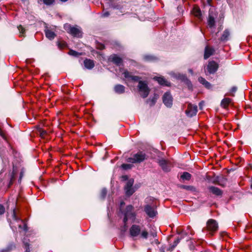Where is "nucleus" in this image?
<instances>
[{"instance_id": "1", "label": "nucleus", "mask_w": 252, "mask_h": 252, "mask_svg": "<svg viewBox=\"0 0 252 252\" xmlns=\"http://www.w3.org/2000/svg\"><path fill=\"white\" fill-rule=\"evenodd\" d=\"M126 81L128 82H138L137 88L138 92L141 97L146 98L148 96L150 93V89L148 86V83L146 81H141V78L138 76L132 75V73L127 70H124L122 73Z\"/></svg>"}, {"instance_id": "2", "label": "nucleus", "mask_w": 252, "mask_h": 252, "mask_svg": "<svg viewBox=\"0 0 252 252\" xmlns=\"http://www.w3.org/2000/svg\"><path fill=\"white\" fill-rule=\"evenodd\" d=\"M12 217V220L10 221L9 224L13 231L16 230L17 228H19L20 230H23L25 231L28 230L27 224L23 220L19 218L16 216L15 209L13 210Z\"/></svg>"}, {"instance_id": "3", "label": "nucleus", "mask_w": 252, "mask_h": 252, "mask_svg": "<svg viewBox=\"0 0 252 252\" xmlns=\"http://www.w3.org/2000/svg\"><path fill=\"white\" fill-rule=\"evenodd\" d=\"M130 235L132 237H136L140 236L143 239H147L148 236V232L144 229L141 230V227L139 225L133 224L129 229Z\"/></svg>"}, {"instance_id": "4", "label": "nucleus", "mask_w": 252, "mask_h": 252, "mask_svg": "<svg viewBox=\"0 0 252 252\" xmlns=\"http://www.w3.org/2000/svg\"><path fill=\"white\" fill-rule=\"evenodd\" d=\"M124 218L123 221L124 222L125 229L126 227V222L128 220L134 221L135 219L136 214L133 211V207L131 205L127 206L126 210L123 212Z\"/></svg>"}, {"instance_id": "5", "label": "nucleus", "mask_w": 252, "mask_h": 252, "mask_svg": "<svg viewBox=\"0 0 252 252\" xmlns=\"http://www.w3.org/2000/svg\"><path fill=\"white\" fill-rule=\"evenodd\" d=\"M18 172V167L17 166L13 165L12 170L9 169L8 172L5 175V179L8 181V186L10 187L13 183L15 176Z\"/></svg>"}, {"instance_id": "6", "label": "nucleus", "mask_w": 252, "mask_h": 252, "mask_svg": "<svg viewBox=\"0 0 252 252\" xmlns=\"http://www.w3.org/2000/svg\"><path fill=\"white\" fill-rule=\"evenodd\" d=\"M147 158V155L143 152L140 151L133 155L132 157L128 158L127 161L132 163H137L143 162Z\"/></svg>"}, {"instance_id": "7", "label": "nucleus", "mask_w": 252, "mask_h": 252, "mask_svg": "<svg viewBox=\"0 0 252 252\" xmlns=\"http://www.w3.org/2000/svg\"><path fill=\"white\" fill-rule=\"evenodd\" d=\"M64 29L73 36L80 37L82 36L81 30L77 27H71L70 25L66 24L64 25Z\"/></svg>"}, {"instance_id": "8", "label": "nucleus", "mask_w": 252, "mask_h": 252, "mask_svg": "<svg viewBox=\"0 0 252 252\" xmlns=\"http://www.w3.org/2000/svg\"><path fill=\"white\" fill-rule=\"evenodd\" d=\"M134 183V180L130 179L127 181L125 187V190L127 196L131 195L134 192L135 189L132 187Z\"/></svg>"}, {"instance_id": "9", "label": "nucleus", "mask_w": 252, "mask_h": 252, "mask_svg": "<svg viewBox=\"0 0 252 252\" xmlns=\"http://www.w3.org/2000/svg\"><path fill=\"white\" fill-rule=\"evenodd\" d=\"M144 212L146 214L151 218H153L157 214V211L156 208L153 206H151L150 205H146L144 206Z\"/></svg>"}, {"instance_id": "10", "label": "nucleus", "mask_w": 252, "mask_h": 252, "mask_svg": "<svg viewBox=\"0 0 252 252\" xmlns=\"http://www.w3.org/2000/svg\"><path fill=\"white\" fill-rule=\"evenodd\" d=\"M163 102L167 107H171L172 105L173 98L169 92L165 93L162 97Z\"/></svg>"}, {"instance_id": "11", "label": "nucleus", "mask_w": 252, "mask_h": 252, "mask_svg": "<svg viewBox=\"0 0 252 252\" xmlns=\"http://www.w3.org/2000/svg\"><path fill=\"white\" fill-rule=\"evenodd\" d=\"M219 64L214 61L209 62L207 70L209 74H214L218 70Z\"/></svg>"}, {"instance_id": "12", "label": "nucleus", "mask_w": 252, "mask_h": 252, "mask_svg": "<svg viewBox=\"0 0 252 252\" xmlns=\"http://www.w3.org/2000/svg\"><path fill=\"white\" fill-rule=\"evenodd\" d=\"M197 112V106L196 105L189 104L186 111V113L188 116L192 117L196 114Z\"/></svg>"}, {"instance_id": "13", "label": "nucleus", "mask_w": 252, "mask_h": 252, "mask_svg": "<svg viewBox=\"0 0 252 252\" xmlns=\"http://www.w3.org/2000/svg\"><path fill=\"white\" fill-rule=\"evenodd\" d=\"M158 163L164 171L168 172L170 170L171 164L167 160L164 159H161L158 160Z\"/></svg>"}, {"instance_id": "14", "label": "nucleus", "mask_w": 252, "mask_h": 252, "mask_svg": "<svg viewBox=\"0 0 252 252\" xmlns=\"http://www.w3.org/2000/svg\"><path fill=\"white\" fill-rule=\"evenodd\" d=\"M207 227L211 231H215L218 229V225L215 220L210 219L207 221Z\"/></svg>"}, {"instance_id": "15", "label": "nucleus", "mask_w": 252, "mask_h": 252, "mask_svg": "<svg viewBox=\"0 0 252 252\" xmlns=\"http://www.w3.org/2000/svg\"><path fill=\"white\" fill-rule=\"evenodd\" d=\"M208 25L210 28H213L215 26V17L212 15V10H209V17L208 19Z\"/></svg>"}, {"instance_id": "16", "label": "nucleus", "mask_w": 252, "mask_h": 252, "mask_svg": "<svg viewBox=\"0 0 252 252\" xmlns=\"http://www.w3.org/2000/svg\"><path fill=\"white\" fill-rule=\"evenodd\" d=\"M215 52V50L213 48L207 46L205 48L204 58L206 60L209 58L211 56L213 55Z\"/></svg>"}, {"instance_id": "17", "label": "nucleus", "mask_w": 252, "mask_h": 252, "mask_svg": "<svg viewBox=\"0 0 252 252\" xmlns=\"http://www.w3.org/2000/svg\"><path fill=\"white\" fill-rule=\"evenodd\" d=\"M109 60L118 66L121 65L122 63V59L115 54L111 55L109 57Z\"/></svg>"}, {"instance_id": "18", "label": "nucleus", "mask_w": 252, "mask_h": 252, "mask_svg": "<svg viewBox=\"0 0 252 252\" xmlns=\"http://www.w3.org/2000/svg\"><path fill=\"white\" fill-rule=\"evenodd\" d=\"M154 79L157 81L159 84L165 86H170V83L162 77H155Z\"/></svg>"}, {"instance_id": "19", "label": "nucleus", "mask_w": 252, "mask_h": 252, "mask_svg": "<svg viewBox=\"0 0 252 252\" xmlns=\"http://www.w3.org/2000/svg\"><path fill=\"white\" fill-rule=\"evenodd\" d=\"M209 189L210 191L216 195L219 196L222 194V191L217 187L211 186L209 187Z\"/></svg>"}, {"instance_id": "20", "label": "nucleus", "mask_w": 252, "mask_h": 252, "mask_svg": "<svg viewBox=\"0 0 252 252\" xmlns=\"http://www.w3.org/2000/svg\"><path fill=\"white\" fill-rule=\"evenodd\" d=\"M84 64L85 67L88 69H92L94 66V61L90 59L85 60L84 61Z\"/></svg>"}, {"instance_id": "21", "label": "nucleus", "mask_w": 252, "mask_h": 252, "mask_svg": "<svg viewBox=\"0 0 252 252\" xmlns=\"http://www.w3.org/2000/svg\"><path fill=\"white\" fill-rule=\"evenodd\" d=\"M114 89L115 93L118 94H123L125 92V87L122 85H116Z\"/></svg>"}, {"instance_id": "22", "label": "nucleus", "mask_w": 252, "mask_h": 252, "mask_svg": "<svg viewBox=\"0 0 252 252\" xmlns=\"http://www.w3.org/2000/svg\"><path fill=\"white\" fill-rule=\"evenodd\" d=\"M192 14L199 19H201L202 18V14L201 12L200 8L198 7H194L192 11Z\"/></svg>"}, {"instance_id": "23", "label": "nucleus", "mask_w": 252, "mask_h": 252, "mask_svg": "<svg viewBox=\"0 0 252 252\" xmlns=\"http://www.w3.org/2000/svg\"><path fill=\"white\" fill-rule=\"evenodd\" d=\"M45 35L47 38H48L50 40L53 39L55 37V33L54 32L47 29L45 30Z\"/></svg>"}, {"instance_id": "24", "label": "nucleus", "mask_w": 252, "mask_h": 252, "mask_svg": "<svg viewBox=\"0 0 252 252\" xmlns=\"http://www.w3.org/2000/svg\"><path fill=\"white\" fill-rule=\"evenodd\" d=\"M230 35V32L228 30H225L221 36L220 38V40L222 41H226L228 40Z\"/></svg>"}, {"instance_id": "25", "label": "nucleus", "mask_w": 252, "mask_h": 252, "mask_svg": "<svg viewBox=\"0 0 252 252\" xmlns=\"http://www.w3.org/2000/svg\"><path fill=\"white\" fill-rule=\"evenodd\" d=\"M198 81L204 85L206 88L210 89L211 87V84L206 81L204 78L200 77L198 78Z\"/></svg>"}, {"instance_id": "26", "label": "nucleus", "mask_w": 252, "mask_h": 252, "mask_svg": "<svg viewBox=\"0 0 252 252\" xmlns=\"http://www.w3.org/2000/svg\"><path fill=\"white\" fill-rule=\"evenodd\" d=\"M231 99L229 98H224L221 100L220 105L222 107L226 108L231 102Z\"/></svg>"}, {"instance_id": "27", "label": "nucleus", "mask_w": 252, "mask_h": 252, "mask_svg": "<svg viewBox=\"0 0 252 252\" xmlns=\"http://www.w3.org/2000/svg\"><path fill=\"white\" fill-rule=\"evenodd\" d=\"M158 96L156 94H154V96L152 98H149L147 100V102L149 105L152 106L155 105L156 102V101L158 99Z\"/></svg>"}, {"instance_id": "28", "label": "nucleus", "mask_w": 252, "mask_h": 252, "mask_svg": "<svg viewBox=\"0 0 252 252\" xmlns=\"http://www.w3.org/2000/svg\"><path fill=\"white\" fill-rule=\"evenodd\" d=\"M191 175L187 172H184L181 175V178L183 180L189 181L190 179Z\"/></svg>"}, {"instance_id": "29", "label": "nucleus", "mask_w": 252, "mask_h": 252, "mask_svg": "<svg viewBox=\"0 0 252 252\" xmlns=\"http://www.w3.org/2000/svg\"><path fill=\"white\" fill-rule=\"evenodd\" d=\"M170 75L175 78H176V79H183L185 78V76L184 75H183V74H180L179 73H175V72H171L170 73Z\"/></svg>"}, {"instance_id": "30", "label": "nucleus", "mask_w": 252, "mask_h": 252, "mask_svg": "<svg viewBox=\"0 0 252 252\" xmlns=\"http://www.w3.org/2000/svg\"><path fill=\"white\" fill-rule=\"evenodd\" d=\"M15 248V246L14 245V244L10 243L7 246V247L5 249H3L1 251V252H9L10 251L14 249Z\"/></svg>"}, {"instance_id": "31", "label": "nucleus", "mask_w": 252, "mask_h": 252, "mask_svg": "<svg viewBox=\"0 0 252 252\" xmlns=\"http://www.w3.org/2000/svg\"><path fill=\"white\" fill-rule=\"evenodd\" d=\"M18 29L20 33L19 36L21 37L24 36V33L25 32V29L21 25H19L18 27Z\"/></svg>"}, {"instance_id": "32", "label": "nucleus", "mask_w": 252, "mask_h": 252, "mask_svg": "<svg viewBox=\"0 0 252 252\" xmlns=\"http://www.w3.org/2000/svg\"><path fill=\"white\" fill-rule=\"evenodd\" d=\"M68 54L71 56H74V57H78V56L80 55L81 54L77 52H76L73 50H70L68 52Z\"/></svg>"}, {"instance_id": "33", "label": "nucleus", "mask_w": 252, "mask_h": 252, "mask_svg": "<svg viewBox=\"0 0 252 252\" xmlns=\"http://www.w3.org/2000/svg\"><path fill=\"white\" fill-rule=\"evenodd\" d=\"M144 59L146 61H154L156 58L153 56L147 55L144 57Z\"/></svg>"}, {"instance_id": "34", "label": "nucleus", "mask_w": 252, "mask_h": 252, "mask_svg": "<svg viewBox=\"0 0 252 252\" xmlns=\"http://www.w3.org/2000/svg\"><path fill=\"white\" fill-rule=\"evenodd\" d=\"M132 166V165L130 164H123L122 165V168L125 170L130 169Z\"/></svg>"}, {"instance_id": "35", "label": "nucleus", "mask_w": 252, "mask_h": 252, "mask_svg": "<svg viewBox=\"0 0 252 252\" xmlns=\"http://www.w3.org/2000/svg\"><path fill=\"white\" fill-rule=\"evenodd\" d=\"M43 1L46 5H51L54 2L55 0H43Z\"/></svg>"}, {"instance_id": "36", "label": "nucleus", "mask_w": 252, "mask_h": 252, "mask_svg": "<svg viewBox=\"0 0 252 252\" xmlns=\"http://www.w3.org/2000/svg\"><path fill=\"white\" fill-rule=\"evenodd\" d=\"M237 88L236 87H233L231 88L230 93H231V96H234V93H235L237 91Z\"/></svg>"}, {"instance_id": "37", "label": "nucleus", "mask_w": 252, "mask_h": 252, "mask_svg": "<svg viewBox=\"0 0 252 252\" xmlns=\"http://www.w3.org/2000/svg\"><path fill=\"white\" fill-rule=\"evenodd\" d=\"M23 243L25 246V252H30V248H29V245L27 242H25V241H23Z\"/></svg>"}, {"instance_id": "38", "label": "nucleus", "mask_w": 252, "mask_h": 252, "mask_svg": "<svg viewBox=\"0 0 252 252\" xmlns=\"http://www.w3.org/2000/svg\"><path fill=\"white\" fill-rule=\"evenodd\" d=\"M106 193H107V190L105 189H103L102 190H101V197L104 198L106 195Z\"/></svg>"}, {"instance_id": "39", "label": "nucleus", "mask_w": 252, "mask_h": 252, "mask_svg": "<svg viewBox=\"0 0 252 252\" xmlns=\"http://www.w3.org/2000/svg\"><path fill=\"white\" fill-rule=\"evenodd\" d=\"M5 212L4 207L1 204H0V215L3 214Z\"/></svg>"}, {"instance_id": "40", "label": "nucleus", "mask_w": 252, "mask_h": 252, "mask_svg": "<svg viewBox=\"0 0 252 252\" xmlns=\"http://www.w3.org/2000/svg\"><path fill=\"white\" fill-rule=\"evenodd\" d=\"M182 188L187 190H191L193 189V187L190 186H182Z\"/></svg>"}, {"instance_id": "41", "label": "nucleus", "mask_w": 252, "mask_h": 252, "mask_svg": "<svg viewBox=\"0 0 252 252\" xmlns=\"http://www.w3.org/2000/svg\"><path fill=\"white\" fill-rule=\"evenodd\" d=\"M23 175H24V171H21L20 172V174L19 179L18 180V182L19 183H20L21 182V180H22V177H23Z\"/></svg>"}, {"instance_id": "42", "label": "nucleus", "mask_w": 252, "mask_h": 252, "mask_svg": "<svg viewBox=\"0 0 252 252\" xmlns=\"http://www.w3.org/2000/svg\"><path fill=\"white\" fill-rule=\"evenodd\" d=\"M109 15V13L108 12H103L102 14V16L103 17H108Z\"/></svg>"}, {"instance_id": "43", "label": "nucleus", "mask_w": 252, "mask_h": 252, "mask_svg": "<svg viewBox=\"0 0 252 252\" xmlns=\"http://www.w3.org/2000/svg\"><path fill=\"white\" fill-rule=\"evenodd\" d=\"M0 135L3 138L5 139V135L3 133V132L1 130V129L0 128Z\"/></svg>"}, {"instance_id": "44", "label": "nucleus", "mask_w": 252, "mask_h": 252, "mask_svg": "<svg viewBox=\"0 0 252 252\" xmlns=\"http://www.w3.org/2000/svg\"><path fill=\"white\" fill-rule=\"evenodd\" d=\"M180 241V239H177L174 241V245L172 246V248H174L175 246H177V245L178 244V243Z\"/></svg>"}, {"instance_id": "45", "label": "nucleus", "mask_w": 252, "mask_h": 252, "mask_svg": "<svg viewBox=\"0 0 252 252\" xmlns=\"http://www.w3.org/2000/svg\"><path fill=\"white\" fill-rule=\"evenodd\" d=\"M6 169L5 167H3V168L1 169L0 173V178L2 177V174L5 172Z\"/></svg>"}, {"instance_id": "46", "label": "nucleus", "mask_w": 252, "mask_h": 252, "mask_svg": "<svg viewBox=\"0 0 252 252\" xmlns=\"http://www.w3.org/2000/svg\"><path fill=\"white\" fill-rule=\"evenodd\" d=\"M189 72L192 75L193 74V70L191 69H189Z\"/></svg>"}, {"instance_id": "47", "label": "nucleus", "mask_w": 252, "mask_h": 252, "mask_svg": "<svg viewBox=\"0 0 252 252\" xmlns=\"http://www.w3.org/2000/svg\"><path fill=\"white\" fill-rule=\"evenodd\" d=\"M151 235L153 236V237H155L157 236V234L155 233H152Z\"/></svg>"}, {"instance_id": "48", "label": "nucleus", "mask_w": 252, "mask_h": 252, "mask_svg": "<svg viewBox=\"0 0 252 252\" xmlns=\"http://www.w3.org/2000/svg\"><path fill=\"white\" fill-rule=\"evenodd\" d=\"M212 0H208V3L209 4H211V2Z\"/></svg>"}, {"instance_id": "49", "label": "nucleus", "mask_w": 252, "mask_h": 252, "mask_svg": "<svg viewBox=\"0 0 252 252\" xmlns=\"http://www.w3.org/2000/svg\"><path fill=\"white\" fill-rule=\"evenodd\" d=\"M124 204V202H122L121 203V207H122Z\"/></svg>"}, {"instance_id": "50", "label": "nucleus", "mask_w": 252, "mask_h": 252, "mask_svg": "<svg viewBox=\"0 0 252 252\" xmlns=\"http://www.w3.org/2000/svg\"><path fill=\"white\" fill-rule=\"evenodd\" d=\"M62 2H65L67 0H60Z\"/></svg>"}, {"instance_id": "51", "label": "nucleus", "mask_w": 252, "mask_h": 252, "mask_svg": "<svg viewBox=\"0 0 252 252\" xmlns=\"http://www.w3.org/2000/svg\"><path fill=\"white\" fill-rule=\"evenodd\" d=\"M123 178H124V179H126V176H124V177H123Z\"/></svg>"}, {"instance_id": "52", "label": "nucleus", "mask_w": 252, "mask_h": 252, "mask_svg": "<svg viewBox=\"0 0 252 252\" xmlns=\"http://www.w3.org/2000/svg\"><path fill=\"white\" fill-rule=\"evenodd\" d=\"M190 234H191V235H193V233H192V232H191Z\"/></svg>"}]
</instances>
